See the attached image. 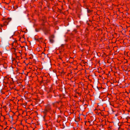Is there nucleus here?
I'll return each instance as SVG.
<instances>
[{
    "mask_svg": "<svg viewBox=\"0 0 130 130\" xmlns=\"http://www.w3.org/2000/svg\"><path fill=\"white\" fill-rule=\"evenodd\" d=\"M63 44H62L61 45H62V46H63Z\"/></svg>",
    "mask_w": 130,
    "mask_h": 130,
    "instance_id": "nucleus-29",
    "label": "nucleus"
},
{
    "mask_svg": "<svg viewBox=\"0 0 130 130\" xmlns=\"http://www.w3.org/2000/svg\"><path fill=\"white\" fill-rule=\"evenodd\" d=\"M50 42L51 43H53L54 42V40L53 39L50 38Z\"/></svg>",
    "mask_w": 130,
    "mask_h": 130,
    "instance_id": "nucleus-8",
    "label": "nucleus"
},
{
    "mask_svg": "<svg viewBox=\"0 0 130 130\" xmlns=\"http://www.w3.org/2000/svg\"><path fill=\"white\" fill-rule=\"evenodd\" d=\"M4 26V24H3V25H2L1 24L0 25V26L1 27H3Z\"/></svg>",
    "mask_w": 130,
    "mask_h": 130,
    "instance_id": "nucleus-18",
    "label": "nucleus"
},
{
    "mask_svg": "<svg viewBox=\"0 0 130 130\" xmlns=\"http://www.w3.org/2000/svg\"><path fill=\"white\" fill-rule=\"evenodd\" d=\"M55 90H54V91H53V92L54 93H55Z\"/></svg>",
    "mask_w": 130,
    "mask_h": 130,
    "instance_id": "nucleus-20",
    "label": "nucleus"
},
{
    "mask_svg": "<svg viewBox=\"0 0 130 130\" xmlns=\"http://www.w3.org/2000/svg\"><path fill=\"white\" fill-rule=\"evenodd\" d=\"M54 96H56V95H55Z\"/></svg>",
    "mask_w": 130,
    "mask_h": 130,
    "instance_id": "nucleus-30",
    "label": "nucleus"
},
{
    "mask_svg": "<svg viewBox=\"0 0 130 130\" xmlns=\"http://www.w3.org/2000/svg\"><path fill=\"white\" fill-rule=\"evenodd\" d=\"M59 10L60 11V12L61 13H62V10H60L59 9Z\"/></svg>",
    "mask_w": 130,
    "mask_h": 130,
    "instance_id": "nucleus-15",
    "label": "nucleus"
},
{
    "mask_svg": "<svg viewBox=\"0 0 130 130\" xmlns=\"http://www.w3.org/2000/svg\"><path fill=\"white\" fill-rule=\"evenodd\" d=\"M51 110V106L49 104H47L45 107V109L44 111H42L43 113L45 112L47 113L48 112H49Z\"/></svg>",
    "mask_w": 130,
    "mask_h": 130,
    "instance_id": "nucleus-2",
    "label": "nucleus"
},
{
    "mask_svg": "<svg viewBox=\"0 0 130 130\" xmlns=\"http://www.w3.org/2000/svg\"><path fill=\"white\" fill-rule=\"evenodd\" d=\"M3 24L4 25L6 26L9 23L7 21H4L3 23Z\"/></svg>",
    "mask_w": 130,
    "mask_h": 130,
    "instance_id": "nucleus-7",
    "label": "nucleus"
},
{
    "mask_svg": "<svg viewBox=\"0 0 130 130\" xmlns=\"http://www.w3.org/2000/svg\"><path fill=\"white\" fill-rule=\"evenodd\" d=\"M73 31H75V33H76L77 32V30L76 29H74Z\"/></svg>",
    "mask_w": 130,
    "mask_h": 130,
    "instance_id": "nucleus-14",
    "label": "nucleus"
},
{
    "mask_svg": "<svg viewBox=\"0 0 130 130\" xmlns=\"http://www.w3.org/2000/svg\"><path fill=\"white\" fill-rule=\"evenodd\" d=\"M42 39V38H40L38 39L37 40H39V39H40V40H41V39Z\"/></svg>",
    "mask_w": 130,
    "mask_h": 130,
    "instance_id": "nucleus-19",
    "label": "nucleus"
},
{
    "mask_svg": "<svg viewBox=\"0 0 130 130\" xmlns=\"http://www.w3.org/2000/svg\"><path fill=\"white\" fill-rule=\"evenodd\" d=\"M3 108H4L5 109L6 108V106H3Z\"/></svg>",
    "mask_w": 130,
    "mask_h": 130,
    "instance_id": "nucleus-16",
    "label": "nucleus"
},
{
    "mask_svg": "<svg viewBox=\"0 0 130 130\" xmlns=\"http://www.w3.org/2000/svg\"><path fill=\"white\" fill-rule=\"evenodd\" d=\"M12 119L13 120V118L12 117Z\"/></svg>",
    "mask_w": 130,
    "mask_h": 130,
    "instance_id": "nucleus-27",
    "label": "nucleus"
},
{
    "mask_svg": "<svg viewBox=\"0 0 130 130\" xmlns=\"http://www.w3.org/2000/svg\"><path fill=\"white\" fill-rule=\"evenodd\" d=\"M59 58L61 59V58H60V57H59Z\"/></svg>",
    "mask_w": 130,
    "mask_h": 130,
    "instance_id": "nucleus-26",
    "label": "nucleus"
},
{
    "mask_svg": "<svg viewBox=\"0 0 130 130\" xmlns=\"http://www.w3.org/2000/svg\"><path fill=\"white\" fill-rule=\"evenodd\" d=\"M9 130H16L15 128L13 127H10Z\"/></svg>",
    "mask_w": 130,
    "mask_h": 130,
    "instance_id": "nucleus-9",
    "label": "nucleus"
},
{
    "mask_svg": "<svg viewBox=\"0 0 130 130\" xmlns=\"http://www.w3.org/2000/svg\"><path fill=\"white\" fill-rule=\"evenodd\" d=\"M60 102H56V103H59Z\"/></svg>",
    "mask_w": 130,
    "mask_h": 130,
    "instance_id": "nucleus-21",
    "label": "nucleus"
},
{
    "mask_svg": "<svg viewBox=\"0 0 130 130\" xmlns=\"http://www.w3.org/2000/svg\"><path fill=\"white\" fill-rule=\"evenodd\" d=\"M54 35H51L50 36L49 38H51V39H53L54 38Z\"/></svg>",
    "mask_w": 130,
    "mask_h": 130,
    "instance_id": "nucleus-10",
    "label": "nucleus"
},
{
    "mask_svg": "<svg viewBox=\"0 0 130 130\" xmlns=\"http://www.w3.org/2000/svg\"><path fill=\"white\" fill-rule=\"evenodd\" d=\"M39 48H37V50L38 51V53H39V52H40V51L39 50Z\"/></svg>",
    "mask_w": 130,
    "mask_h": 130,
    "instance_id": "nucleus-13",
    "label": "nucleus"
},
{
    "mask_svg": "<svg viewBox=\"0 0 130 130\" xmlns=\"http://www.w3.org/2000/svg\"><path fill=\"white\" fill-rule=\"evenodd\" d=\"M2 31V29L0 27V32H1Z\"/></svg>",
    "mask_w": 130,
    "mask_h": 130,
    "instance_id": "nucleus-17",
    "label": "nucleus"
},
{
    "mask_svg": "<svg viewBox=\"0 0 130 130\" xmlns=\"http://www.w3.org/2000/svg\"><path fill=\"white\" fill-rule=\"evenodd\" d=\"M110 127H108V129L109 130L110 129Z\"/></svg>",
    "mask_w": 130,
    "mask_h": 130,
    "instance_id": "nucleus-22",
    "label": "nucleus"
},
{
    "mask_svg": "<svg viewBox=\"0 0 130 130\" xmlns=\"http://www.w3.org/2000/svg\"><path fill=\"white\" fill-rule=\"evenodd\" d=\"M48 28L49 27H46L45 26H44L43 27L42 29L45 34H47L49 33L50 30Z\"/></svg>",
    "mask_w": 130,
    "mask_h": 130,
    "instance_id": "nucleus-3",
    "label": "nucleus"
},
{
    "mask_svg": "<svg viewBox=\"0 0 130 130\" xmlns=\"http://www.w3.org/2000/svg\"><path fill=\"white\" fill-rule=\"evenodd\" d=\"M62 105H61L60 106V107H59V108H58V109H59V110H60L61 109V108H62Z\"/></svg>",
    "mask_w": 130,
    "mask_h": 130,
    "instance_id": "nucleus-12",
    "label": "nucleus"
},
{
    "mask_svg": "<svg viewBox=\"0 0 130 130\" xmlns=\"http://www.w3.org/2000/svg\"><path fill=\"white\" fill-rule=\"evenodd\" d=\"M63 72V70L62 71V72H61V73H62Z\"/></svg>",
    "mask_w": 130,
    "mask_h": 130,
    "instance_id": "nucleus-28",
    "label": "nucleus"
},
{
    "mask_svg": "<svg viewBox=\"0 0 130 130\" xmlns=\"http://www.w3.org/2000/svg\"><path fill=\"white\" fill-rule=\"evenodd\" d=\"M9 117L10 118H11V116H10L9 115Z\"/></svg>",
    "mask_w": 130,
    "mask_h": 130,
    "instance_id": "nucleus-25",
    "label": "nucleus"
},
{
    "mask_svg": "<svg viewBox=\"0 0 130 130\" xmlns=\"http://www.w3.org/2000/svg\"><path fill=\"white\" fill-rule=\"evenodd\" d=\"M5 20H6L9 23V22L11 21L12 18H8L6 19Z\"/></svg>",
    "mask_w": 130,
    "mask_h": 130,
    "instance_id": "nucleus-6",
    "label": "nucleus"
},
{
    "mask_svg": "<svg viewBox=\"0 0 130 130\" xmlns=\"http://www.w3.org/2000/svg\"><path fill=\"white\" fill-rule=\"evenodd\" d=\"M43 113L44 114L43 118L44 121L45 122H48V121H49L50 119V117L49 116H47V113L45 112Z\"/></svg>",
    "mask_w": 130,
    "mask_h": 130,
    "instance_id": "nucleus-1",
    "label": "nucleus"
},
{
    "mask_svg": "<svg viewBox=\"0 0 130 130\" xmlns=\"http://www.w3.org/2000/svg\"><path fill=\"white\" fill-rule=\"evenodd\" d=\"M45 125L47 126H51L52 125V122L50 121V120L49 121H48V122H45Z\"/></svg>",
    "mask_w": 130,
    "mask_h": 130,
    "instance_id": "nucleus-4",
    "label": "nucleus"
},
{
    "mask_svg": "<svg viewBox=\"0 0 130 130\" xmlns=\"http://www.w3.org/2000/svg\"><path fill=\"white\" fill-rule=\"evenodd\" d=\"M123 128H122L120 127H119L118 129V130H123Z\"/></svg>",
    "mask_w": 130,
    "mask_h": 130,
    "instance_id": "nucleus-11",
    "label": "nucleus"
},
{
    "mask_svg": "<svg viewBox=\"0 0 130 130\" xmlns=\"http://www.w3.org/2000/svg\"><path fill=\"white\" fill-rule=\"evenodd\" d=\"M110 127H108V129L109 130L110 129Z\"/></svg>",
    "mask_w": 130,
    "mask_h": 130,
    "instance_id": "nucleus-23",
    "label": "nucleus"
},
{
    "mask_svg": "<svg viewBox=\"0 0 130 130\" xmlns=\"http://www.w3.org/2000/svg\"><path fill=\"white\" fill-rule=\"evenodd\" d=\"M86 9H87V13H91V12H92L93 11L92 10H90L87 7V6H86Z\"/></svg>",
    "mask_w": 130,
    "mask_h": 130,
    "instance_id": "nucleus-5",
    "label": "nucleus"
},
{
    "mask_svg": "<svg viewBox=\"0 0 130 130\" xmlns=\"http://www.w3.org/2000/svg\"><path fill=\"white\" fill-rule=\"evenodd\" d=\"M15 42L16 43L17 42V40L15 41Z\"/></svg>",
    "mask_w": 130,
    "mask_h": 130,
    "instance_id": "nucleus-24",
    "label": "nucleus"
}]
</instances>
